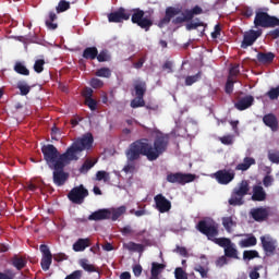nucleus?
Masks as SVG:
<instances>
[{"label": "nucleus", "instance_id": "40", "mask_svg": "<svg viewBox=\"0 0 279 279\" xmlns=\"http://www.w3.org/2000/svg\"><path fill=\"white\" fill-rule=\"evenodd\" d=\"M258 251L251 250V251H244L243 252V260H254V258H259Z\"/></svg>", "mask_w": 279, "mask_h": 279}, {"label": "nucleus", "instance_id": "18", "mask_svg": "<svg viewBox=\"0 0 279 279\" xmlns=\"http://www.w3.org/2000/svg\"><path fill=\"white\" fill-rule=\"evenodd\" d=\"M110 219V209H98L88 216L89 221H104Z\"/></svg>", "mask_w": 279, "mask_h": 279}, {"label": "nucleus", "instance_id": "27", "mask_svg": "<svg viewBox=\"0 0 279 279\" xmlns=\"http://www.w3.org/2000/svg\"><path fill=\"white\" fill-rule=\"evenodd\" d=\"M126 210L128 208L123 205L118 208H111L109 209V219H111V221H117L119 217H121L122 215H125Z\"/></svg>", "mask_w": 279, "mask_h": 279}, {"label": "nucleus", "instance_id": "20", "mask_svg": "<svg viewBox=\"0 0 279 279\" xmlns=\"http://www.w3.org/2000/svg\"><path fill=\"white\" fill-rule=\"evenodd\" d=\"M251 199L253 202H265V199H267V192H265L262 185H254Z\"/></svg>", "mask_w": 279, "mask_h": 279}, {"label": "nucleus", "instance_id": "10", "mask_svg": "<svg viewBox=\"0 0 279 279\" xmlns=\"http://www.w3.org/2000/svg\"><path fill=\"white\" fill-rule=\"evenodd\" d=\"M166 180L170 184H180L181 186H184V184L194 182L195 174L182 173V172H170L167 174Z\"/></svg>", "mask_w": 279, "mask_h": 279}, {"label": "nucleus", "instance_id": "14", "mask_svg": "<svg viewBox=\"0 0 279 279\" xmlns=\"http://www.w3.org/2000/svg\"><path fill=\"white\" fill-rule=\"evenodd\" d=\"M154 202H155V208L156 210H158V213L165 214L171 210V201L165 197V195L157 194L154 197Z\"/></svg>", "mask_w": 279, "mask_h": 279}, {"label": "nucleus", "instance_id": "48", "mask_svg": "<svg viewBox=\"0 0 279 279\" xmlns=\"http://www.w3.org/2000/svg\"><path fill=\"white\" fill-rule=\"evenodd\" d=\"M267 97L271 99L272 101L278 99L279 97V85L277 87H271L269 92H267Z\"/></svg>", "mask_w": 279, "mask_h": 279}, {"label": "nucleus", "instance_id": "11", "mask_svg": "<svg viewBox=\"0 0 279 279\" xmlns=\"http://www.w3.org/2000/svg\"><path fill=\"white\" fill-rule=\"evenodd\" d=\"M86 197H88V191L82 184L73 187L68 194V198L72 204H84Z\"/></svg>", "mask_w": 279, "mask_h": 279}, {"label": "nucleus", "instance_id": "33", "mask_svg": "<svg viewBox=\"0 0 279 279\" xmlns=\"http://www.w3.org/2000/svg\"><path fill=\"white\" fill-rule=\"evenodd\" d=\"M97 163V161H93L90 159H86L83 165L81 166V168L78 169L80 173L86 174L88 173L89 170L93 169V167H95V165Z\"/></svg>", "mask_w": 279, "mask_h": 279}, {"label": "nucleus", "instance_id": "49", "mask_svg": "<svg viewBox=\"0 0 279 279\" xmlns=\"http://www.w3.org/2000/svg\"><path fill=\"white\" fill-rule=\"evenodd\" d=\"M239 68H240L239 64H235L230 68L229 76H228L230 77V80H234V77H238L239 73H241V70Z\"/></svg>", "mask_w": 279, "mask_h": 279}, {"label": "nucleus", "instance_id": "47", "mask_svg": "<svg viewBox=\"0 0 279 279\" xmlns=\"http://www.w3.org/2000/svg\"><path fill=\"white\" fill-rule=\"evenodd\" d=\"M96 180H98V182H101V180H104V182H108L110 180V173L100 170L96 173Z\"/></svg>", "mask_w": 279, "mask_h": 279}, {"label": "nucleus", "instance_id": "25", "mask_svg": "<svg viewBox=\"0 0 279 279\" xmlns=\"http://www.w3.org/2000/svg\"><path fill=\"white\" fill-rule=\"evenodd\" d=\"M11 265L17 269V271H21V269H25V266L27 265V259L23 256L14 255L11 258Z\"/></svg>", "mask_w": 279, "mask_h": 279}, {"label": "nucleus", "instance_id": "58", "mask_svg": "<svg viewBox=\"0 0 279 279\" xmlns=\"http://www.w3.org/2000/svg\"><path fill=\"white\" fill-rule=\"evenodd\" d=\"M162 71H167V73H173V62L166 61L162 65Z\"/></svg>", "mask_w": 279, "mask_h": 279}, {"label": "nucleus", "instance_id": "15", "mask_svg": "<svg viewBox=\"0 0 279 279\" xmlns=\"http://www.w3.org/2000/svg\"><path fill=\"white\" fill-rule=\"evenodd\" d=\"M260 243L266 256H274L277 241L270 235H263L260 236Z\"/></svg>", "mask_w": 279, "mask_h": 279}, {"label": "nucleus", "instance_id": "17", "mask_svg": "<svg viewBox=\"0 0 279 279\" xmlns=\"http://www.w3.org/2000/svg\"><path fill=\"white\" fill-rule=\"evenodd\" d=\"M250 215L254 221H265L269 217V210L265 207L253 208L250 211Z\"/></svg>", "mask_w": 279, "mask_h": 279}, {"label": "nucleus", "instance_id": "62", "mask_svg": "<svg viewBox=\"0 0 279 279\" xmlns=\"http://www.w3.org/2000/svg\"><path fill=\"white\" fill-rule=\"evenodd\" d=\"M216 265H217V267H223V265H228V258H226V255L219 257V258L216 260Z\"/></svg>", "mask_w": 279, "mask_h": 279}, {"label": "nucleus", "instance_id": "21", "mask_svg": "<svg viewBox=\"0 0 279 279\" xmlns=\"http://www.w3.org/2000/svg\"><path fill=\"white\" fill-rule=\"evenodd\" d=\"M151 233L148 232L147 229H144L142 231H138L135 233L136 241H140L142 245L149 247L151 246Z\"/></svg>", "mask_w": 279, "mask_h": 279}, {"label": "nucleus", "instance_id": "60", "mask_svg": "<svg viewBox=\"0 0 279 279\" xmlns=\"http://www.w3.org/2000/svg\"><path fill=\"white\" fill-rule=\"evenodd\" d=\"M65 279H82V270H75L72 274L68 275Z\"/></svg>", "mask_w": 279, "mask_h": 279}, {"label": "nucleus", "instance_id": "56", "mask_svg": "<svg viewBox=\"0 0 279 279\" xmlns=\"http://www.w3.org/2000/svg\"><path fill=\"white\" fill-rule=\"evenodd\" d=\"M53 259L57 263H62V260H69V256L64 253H58L53 255Z\"/></svg>", "mask_w": 279, "mask_h": 279}, {"label": "nucleus", "instance_id": "9", "mask_svg": "<svg viewBox=\"0 0 279 279\" xmlns=\"http://www.w3.org/2000/svg\"><path fill=\"white\" fill-rule=\"evenodd\" d=\"M71 165V161L63 162L62 166H54L50 168L53 170L52 172V182L56 186H64L69 180V172L64 171V168Z\"/></svg>", "mask_w": 279, "mask_h": 279}, {"label": "nucleus", "instance_id": "46", "mask_svg": "<svg viewBox=\"0 0 279 279\" xmlns=\"http://www.w3.org/2000/svg\"><path fill=\"white\" fill-rule=\"evenodd\" d=\"M174 278L175 279H189V275L186 274V271H184V269L182 267H178L174 270Z\"/></svg>", "mask_w": 279, "mask_h": 279}, {"label": "nucleus", "instance_id": "55", "mask_svg": "<svg viewBox=\"0 0 279 279\" xmlns=\"http://www.w3.org/2000/svg\"><path fill=\"white\" fill-rule=\"evenodd\" d=\"M263 184H264L265 189H269V186H272L274 177H271L269 174L265 175L263 179Z\"/></svg>", "mask_w": 279, "mask_h": 279}, {"label": "nucleus", "instance_id": "63", "mask_svg": "<svg viewBox=\"0 0 279 279\" xmlns=\"http://www.w3.org/2000/svg\"><path fill=\"white\" fill-rule=\"evenodd\" d=\"M177 252L180 254V256H189V251H186V247L184 246H177Z\"/></svg>", "mask_w": 279, "mask_h": 279}, {"label": "nucleus", "instance_id": "37", "mask_svg": "<svg viewBox=\"0 0 279 279\" xmlns=\"http://www.w3.org/2000/svg\"><path fill=\"white\" fill-rule=\"evenodd\" d=\"M96 59L98 62H110L112 60V56H110V52L108 50H101L98 52Z\"/></svg>", "mask_w": 279, "mask_h": 279}, {"label": "nucleus", "instance_id": "36", "mask_svg": "<svg viewBox=\"0 0 279 279\" xmlns=\"http://www.w3.org/2000/svg\"><path fill=\"white\" fill-rule=\"evenodd\" d=\"M222 226L227 232H232V228H234V226H236V222H234L232 217H223Z\"/></svg>", "mask_w": 279, "mask_h": 279}, {"label": "nucleus", "instance_id": "52", "mask_svg": "<svg viewBox=\"0 0 279 279\" xmlns=\"http://www.w3.org/2000/svg\"><path fill=\"white\" fill-rule=\"evenodd\" d=\"M262 268H263V266H255L253 268V270L250 271L248 278H251V279H258V278H260V274L258 272V270H260Z\"/></svg>", "mask_w": 279, "mask_h": 279}, {"label": "nucleus", "instance_id": "61", "mask_svg": "<svg viewBox=\"0 0 279 279\" xmlns=\"http://www.w3.org/2000/svg\"><path fill=\"white\" fill-rule=\"evenodd\" d=\"M83 97L86 99H93V88L86 87L83 92Z\"/></svg>", "mask_w": 279, "mask_h": 279}, {"label": "nucleus", "instance_id": "4", "mask_svg": "<svg viewBox=\"0 0 279 279\" xmlns=\"http://www.w3.org/2000/svg\"><path fill=\"white\" fill-rule=\"evenodd\" d=\"M198 14H204V10L199 5H195L192 10H185L182 12L180 9L174 7H168L166 9L165 16L158 22V27H167L171 23L172 25H182V23H189L192 19Z\"/></svg>", "mask_w": 279, "mask_h": 279}, {"label": "nucleus", "instance_id": "31", "mask_svg": "<svg viewBox=\"0 0 279 279\" xmlns=\"http://www.w3.org/2000/svg\"><path fill=\"white\" fill-rule=\"evenodd\" d=\"M16 88L20 89V95H22V97L29 95L32 90V86H29L25 81H20L16 85Z\"/></svg>", "mask_w": 279, "mask_h": 279}, {"label": "nucleus", "instance_id": "23", "mask_svg": "<svg viewBox=\"0 0 279 279\" xmlns=\"http://www.w3.org/2000/svg\"><path fill=\"white\" fill-rule=\"evenodd\" d=\"M86 247H90V238H80L73 244L72 250L74 252H84V250H86Z\"/></svg>", "mask_w": 279, "mask_h": 279}, {"label": "nucleus", "instance_id": "45", "mask_svg": "<svg viewBox=\"0 0 279 279\" xmlns=\"http://www.w3.org/2000/svg\"><path fill=\"white\" fill-rule=\"evenodd\" d=\"M197 27H204V22L199 21V19H195V22H190L186 24L187 32L197 29Z\"/></svg>", "mask_w": 279, "mask_h": 279}, {"label": "nucleus", "instance_id": "2", "mask_svg": "<svg viewBox=\"0 0 279 279\" xmlns=\"http://www.w3.org/2000/svg\"><path fill=\"white\" fill-rule=\"evenodd\" d=\"M93 143H95L93 133H85L83 136L77 137L63 154H60L58 148L52 144L44 145L41 147V154L46 165L49 169H52L53 167H62L63 162L80 160V154H82V151H86V149H93Z\"/></svg>", "mask_w": 279, "mask_h": 279}, {"label": "nucleus", "instance_id": "44", "mask_svg": "<svg viewBox=\"0 0 279 279\" xmlns=\"http://www.w3.org/2000/svg\"><path fill=\"white\" fill-rule=\"evenodd\" d=\"M33 69L35 73H43L45 71V59H37Z\"/></svg>", "mask_w": 279, "mask_h": 279}, {"label": "nucleus", "instance_id": "19", "mask_svg": "<svg viewBox=\"0 0 279 279\" xmlns=\"http://www.w3.org/2000/svg\"><path fill=\"white\" fill-rule=\"evenodd\" d=\"M252 106H254L253 96H245L234 104V108L240 111L247 110V108H252Z\"/></svg>", "mask_w": 279, "mask_h": 279}, {"label": "nucleus", "instance_id": "13", "mask_svg": "<svg viewBox=\"0 0 279 279\" xmlns=\"http://www.w3.org/2000/svg\"><path fill=\"white\" fill-rule=\"evenodd\" d=\"M263 32L254 29L245 32L241 43V49H247V47H252V45H254V43L260 38Z\"/></svg>", "mask_w": 279, "mask_h": 279}, {"label": "nucleus", "instance_id": "51", "mask_svg": "<svg viewBox=\"0 0 279 279\" xmlns=\"http://www.w3.org/2000/svg\"><path fill=\"white\" fill-rule=\"evenodd\" d=\"M268 160H270V162H274L275 165H279V151H269Z\"/></svg>", "mask_w": 279, "mask_h": 279}, {"label": "nucleus", "instance_id": "24", "mask_svg": "<svg viewBox=\"0 0 279 279\" xmlns=\"http://www.w3.org/2000/svg\"><path fill=\"white\" fill-rule=\"evenodd\" d=\"M256 58L260 64H271L276 58V54L274 52H258Z\"/></svg>", "mask_w": 279, "mask_h": 279}, {"label": "nucleus", "instance_id": "64", "mask_svg": "<svg viewBox=\"0 0 279 279\" xmlns=\"http://www.w3.org/2000/svg\"><path fill=\"white\" fill-rule=\"evenodd\" d=\"M145 60V57H142L137 62L133 63L134 69H143Z\"/></svg>", "mask_w": 279, "mask_h": 279}, {"label": "nucleus", "instance_id": "54", "mask_svg": "<svg viewBox=\"0 0 279 279\" xmlns=\"http://www.w3.org/2000/svg\"><path fill=\"white\" fill-rule=\"evenodd\" d=\"M90 86L92 88H102L104 87V81H101L100 78H92L90 80Z\"/></svg>", "mask_w": 279, "mask_h": 279}, {"label": "nucleus", "instance_id": "34", "mask_svg": "<svg viewBox=\"0 0 279 279\" xmlns=\"http://www.w3.org/2000/svg\"><path fill=\"white\" fill-rule=\"evenodd\" d=\"M14 71L15 73H19V75H29V69H27V66H25V64H23L21 61H17L14 64Z\"/></svg>", "mask_w": 279, "mask_h": 279}, {"label": "nucleus", "instance_id": "26", "mask_svg": "<svg viewBox=\"0 0 279 279\" xmlns=\"http://www.w3.org/2000/svg\"><path fill=\"white\" fill-rule=\"evenodd\" d=\"M253 165H256V159L254 157H245L243 162L235 167V171H247Z\"/></svg>", "mask_w": 279, "mask_h": 279}, {"label": "nucleus", "instance_id": "6", "mask_svg": "<svg viewBox=\"0 0 279 279\" xmlns=\"http://www.w3.org/2000/svg\"><path fill=\"white\" fill-rule=\"evenodd\" d=\"M255 27H278L269 32V36L276 40L279 38V19L267 12H257L254 19Z\"/></svg>", "mask_w": 279, "mask_h": 279}, {"label": "nucleus", "instance_id": "39", "mask_svg": "<svg viewBox=\"0 0 279 279\" xmlns=\"http://www.w3.org/2000/svg\"><path fill=\"white\" fill-rule=\"evenodd\" d=\"M96 77L109 78L112 76V71L109 68H100L95 72Z\"/></svg>", "mask_w": 279, "mask_h": 279}, {"label": "nucleus", "instance_id": "41", "mask_svg": "<svg viewBox=\"0 0 279 279\" xmlns=\"http://www.w3.org/2000/svg\"><path fill=\"white\" fill-rule=\"evenodd\" d=\"M58 14L62 12H66V10H71V3L66 0H61L56 8Z\"/></svg>", "mask_w": 279, "mask_h": 279}, {"label": "nucleus", "instance_id": "5", "mask_svg": "<svg viewBox=\"0 0 279 279\" xmlns=\"http://www.w3.org/2000/svg\"><path fill=\"white\" fill-rule=\"evenodd\" d=\"M196 230L207 236L208 241H211L219 247H225V250L232 243L228 238H217L219 236V223L214 221L211 218H206L196 225Z\"/></svg>", "mask_w": 279, "mask_h": 279}, {"label": "nucleus", "instance_id": "43", "mask_svg": "<svg viewBox=\"0 0 279 279\" xmlns=\"http://www.w3.org/2000/svg\"><path fill=\"white\" fill-rule=\"evenodd\" d=\"M234 84H236V81L234 78L228 77L225 85V92L227 93V95H232V93L234 92Z\"/></svg>", "mask_w": 279, "mask_h": 279}, {"label": "nucleus", "instance_id": "59", "mask_svg": "<svg viewBox=\"0 0 279 279\" xmlns=\"http://www.w3.org/2000/svg\"><path fill=\"white\" fill-rule=\"evenodd\" d=\"M221 36V25L217 24L211 33V38L217 39Z\"/></svg>", "mask_w": 279, "mask_h": 279}, {"label": "nucleus", "instance_id": "16", "mask_svg": "<svg viewBox=\"0 0 279 279\" xmlns=\"http://www.w3.org/2000/svg\"><path fill=\"white\" fill-rule=\"evenodd\" d=\"M234 175H236L234 173L233 170H218L214 177L217 180L218 184H230V182H232V180H234Z\"/></svg>", "mask_w": 279, "mask_h": 279}, {"label": "nucleus", "instance_id": "57", "mask_svg": "<svg viewBox=\"0 0 279 279\" xmlns=\"http://www.w3.org/2000/svg\"><path fill=\"white\" fill-rule=\"evenodd\" d=\"M133 274H134L135 278H140L141 274H143V266H141V264L134 265Z\"/></svg>", "mask_w": 279, "mask_h": 279}, {"label": "nucleus", "instance_id": "50", "mask_svg": "<svg viewBox=\"0 0 279 279\" xmlns=\"http://www.w3.org/2000/svg\"><path fill=\"white\" fill-rule=\"evenodd\" d=\"M219 141L222 143V145H232L234 143V135H225L219 137Z\"/></svg>", "mask_w": 279, "mask_h": 279}, {"label": "nucleus", "instance_id": "22", "mask_svg": "<svg viewBox=\"0 0 279 279\" xmlns=\"http://www.w3.org/2000/svg\"><path fill=\"white\" fill-rule=\"evenodd\" d=\"M263 123L270 128L272 132H278V118L274 113H267L263 117Z\"/></svg>", "mask_w": 279, "mask_h": 279}, {"label": "nucleus", "instance_id": "38", "mask_svg": "<svg viewBox=\"0 0 279 279\" xmlns=\"http://www.w3.org/2000/svg\"><path fill=\"white\" fill-rule=\"evenodd\" d=\"M199 80H202V71H199L195 75L185 77V86H193V84L199 82Z\"/></svg>", "mask_w": 279, "mask_h": 279}, {"label": "nucleus", "instance_id": "30", "mask_svg": "<svg viewBox=\"0 0 279 279\" xmlns=\"http://www.w3.org/2000/svg\"><path fill=\"white\" fill-rule=\"evenodd\" d=\"M258 243V240H256V236L251 235L246 239H242L239 242L240 247H254Z\"/></svg>", "mask_w": 279, "mask_h": 279}, {"label": "nucleus", "instance_id": "32", "mask_svg": "<svg viewBox=\"0 0 279 279\" xmlns=\"http://www.w3.org/2000/svg\"><path fill=\"white\" fill-rule=\"evenodd\" d=\"M81 267L84 269V271H88V274H95L99 270H97V267L93 264H88V259L83 258L80 260Z\"/></svg>", "mask_w": 279, "mask_h": 279}, {"label": "nucleus", "instance_id": "3", "mask_svg": "<svg viewBox=\"0 0 279 279\" xmlns=\"http://www.w3.org/2000/svg\"><path fill=\"white\" fill-rule=\"evenodd\" d=\"M154 12H145L141 8L132 9L130 12L125 8L121 7L116 12L108 14L109 23H123V21H130L133 25H137L141 29L149 32L154 26Z\"/></svg>", "mask_w": 279, "mask_h": 279}, {"label": "nucleus", "instance_id": "8", "mask_svg": "<svg viewBox=\"0 0 279 279\" xmlns=\"http://www.w3.org/2000/svg\"><path fill=\"white\" fill-rule=\"evenodd\" d=\"M250 193V182L247 180L241 181L238 187L232 193L229 199L230 206H243V197Z\"/></svg>", "mask_w": 279, "mask_h": 279}, {"label": "nucleus", "instance_id": "12", "mask_svg": "<svg viewBox=\"0 0 279 279\" xmlns=\"http://www.w3.org/2000/svg\"><path fill=\"white\" fill-rule=\"evenodd\" d=\"M39 250L41 252V269L44 271H49L51 264L53 263V255L51 254V250H49V246L46 244H41Z\"/></svg>", "mask_w": 279, "mask_h": 279}, {"label": "nucleus", "instance_id": "53", "mask_svg": "<svg viewBox=\"0 0 279 279\" xmlns=\"http://www.w3.org/2000/svg\"><path fill=\"white\" fill-rule=\"evenodd\" d=\"M85 105H87L89 110H92L93 112H95V110H97V100H95L94 98H87L85 100Z\"/></svg>", "mask_w": 279, "mask_h": 279}, {"label": "nucleus", "instance_id": "1", "mask_svg": "<svg viewBox=\"0 0 279 279\" xmlns=\"http://www.w3.org/2000/svg\"><path fill=\"white\" fill-rule=\"evenodd\" d=\"M169 149V135L159 133L155 136L153 144L147 138L136 140L131 143L125 150L126 165L123 168L124 173H132L136 169V160L145 156L149 162L158 160L162 154Z\"/></svg>", "mask_w": 279, "mask_h": 279}, {"label": "nucleus", "instance_id": "29", "mask_svg": "<svg viewBox=\"0 0 279 279\" xmlns=\"http://www.w3.org/2000/svg\"><path fill=\"white\" fill-rule=\"evenodd\" d=\"M98 49L97 47H87L83 51V58L85 60H97Z\"/></svg>", "mask_w": 279, "mask_h": 279}, {"label": "nucleus", "instance_id": "35", "mask_svg": "<svg viewBox=\"0 0 279 279\" xmlns=\"http://www.w3.org/2000/svg\"><path fill=\"white\" fill-rule=\"evenodd\" d=\"M225 256H227V258H239V251L234 248V244L231 243L225 248Z\"/></svg>", "mask_w": 279, "mask_h": 279}, {"label": "nucleus", "instance_id": "7", "mask_svg": "<svg viewBox=\"0 0 279 279\" xmlns=\"http://www.w3.org/2000/svg\"><path fill=\"white\" fill-rule=\"evenodd\" d=\"M133 87L135 90V98L131 101V108L145 107V93H147V83L145 81H134Z\"/></svg>", "mask_w": 279, "mask_h": 279}, {"label": "nucleus", "instance_id": "28", "mask_svg": "<svg viewBox=\"0 0 279 279\" xmlns=\"http://www.w3.org/2000/svg\"><path fill=\"white\" fill-rule=\"evenodd\" d=\"M123 247H125V250L129 252H137L138 254H143L145 252V245L138 244L136 242H129L123 244Z\"/></svg>", "mask_w": 279, "mask_h": 279}, {"label": "nucleus", "instance_id": "42", "mask_svg": "<svg viewBox=\"0 0 279 279\" xmlns=\"http://www.w3.org/2000/svg\"><path fill=\"white\" fill-rule=\"evenodd\" d=\"M194 271H197V274L201 275V278L206 279L208 278V271H210V269L198 264L194 267Z\"/></svg>", "mask_w": 279, "mask_h": 279}]
</instances>
